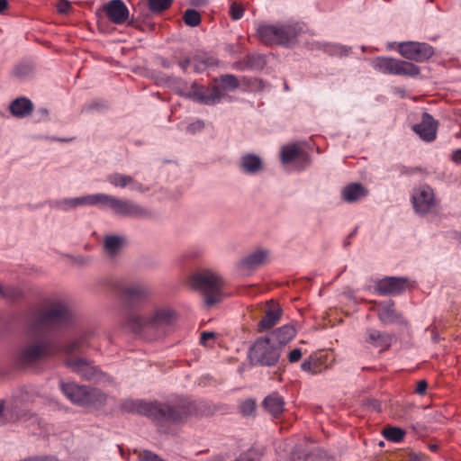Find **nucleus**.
I'll use <instances>...</instances> for the list:
<instances>
[{"instance_id": "680f3d73", "label": "nucleus", "mask_w": 461, "mask_h": 461, "mask_svg": "<svg viewBox=\"0 0 461 461\" xmlns=\"http://www.w3.org/2000/svg\"><path fill=\"white\" fill-rule=\"evenodd\" d=\"M408 461H424V456H419L417 454H412L410 456Z\"/></svg>"}, {"instance_id": "a19ab883", "label": "nucleus", "mask_w": 461, "mask_h": 461, "mask_svg": "<svg viewBox=\"0 0 461 461\" xmlns=\"http://www.w3.org/2000/svg\"><path fill=\"white\" fill-rule=\"evenodd\" d=\"M183 20L186 25L195 27L201 23V15L196 10L187 9L184 14Z\"/></svg>"}, {"instance_id": "473e14b6", "label": "nucleus", "mask_w": 461, "mask_h": 461, "mask_svg": "<svg viewBox=\"0 0 461 461\" xmlns=\"http://www.w3.org/2000/svg\"><path fill=\"white\" fill-rule=\"evenodd\" d=\"M52 206L56 209L68 212L74 210L77 207H84L83 196L79 197H70V198H63L58 201H55Z\"/></svg>"}, {"instance_id": "0eeeda50", "label": "nucleus", "mask_w": 461, "mask_h": 461, "mask_svg": "<svg viewBox=\"0 0 461 461\" xmlns=\"http://www.w3.org/2000/svg\"><path fill=\"white\" fill-rule=\"evenodd\" d=\"M193 285L204 296V303L211 307L221 300L223 279L221 276L210 269L196 273L192 278Z\"/></svg>"}, {"instance_id": "0e129e2a", "label": "nucleus", "mask_w": 461, "mask_h": 461, "mask_svg": "<svg viewBox=\"0 0 461 461\" xmlns=\"http://www.w3.org/2000/svg\"><path fill=\"white\" fill-rule=\"evenodd\" d=\"M323 43H324V42H319V41L312 42V43L311 44V47H310V48H311L312 50H323V48H322V44H323Z\"/></svg>"}, {"instance_id": "cd10ccee", "label": "nucleus", "mask_w": 461, "mask_h": 461, "mask_svg": "<svg viewBox=\"0 0 461 461\" xmlns=\"http://www.w3.org/2000/svg\"><path fill=\"white\" fill-rule=\"evenodd\" d=\"M265 410L273 417H277L285 410V400L277 393H272L263 401Z\"/></svg>"}, {"instance_id": "9b49d317", "label": "nucleus", "mask_w": 461, "mask_h": 461, "mask_svg": "<svg viewBox=\"0 0 461 461\" xmlns=\"http://www.w3.org/2000/svg\"><path fill=\"white\" fill-rule=\"evenodd\" d=\"M411 203L414 212L420 216L435 212L438 205L433 189L428 185H422L413 189Z\"/></svg>"}, {"instance_id": "13d9d810", "label": "nucleus", "mask_w": 461, "mask_h": 461, "mask_svg": "<svg viewBox=\"0 0 461 461\" xmlns=\"http://www.w3.org/2000/svg\"><path fill=\"white\" fill-rule=\"evenodd\" d=\"M193 63V59L185 58L184 59L178 62L179 67L183 69V71H186L188 67Z\"/></svg>"}, {"instance_id": "338daca9", "label": "nucleus", "mask_w": 461, "mask_h": 461, "mask_svg": "<svg viewBox=\"0 0 461 461\" xmlns=\"http://www.w3.org/2000/svg\"><path fill=\"white\" fill-rule=\"evenodd\" d=\"M97 106H98V104H95V103H93V104H86V105L84 106L83 111L84 112H89V111L93 110L94 108H95Z\"/></svg>"}, {"instance_id": "aec40b11", "label": "nucleus", "mask_w": 461, "mask_h": 461, "mask_svg": "<svg viewBox=\"0 0 461 461\" xmlns=\"http://www.w3.org/2000/svg\"><path fill=\"white\" fill-rule=\"evenodd\" d=\"M296 335L295 328L291 324L283 325L266 336L274 345L280 348L282 352L283 348L288 344Z\"/></svg>"}, {"instance_id": "f03ea898", "label": "nucleus", "mask_w": 461, "mask_h": 461, "mask_svg": "<svg viewBox=\"0 0 461 461\" xmlns=\"http://www.w3.org/2000/svg\"><path fill=\"white\" fill-rule=\"evenodd\" d=\"M176 311L167 305L149 304L140 312L129 313L122 324L128 330L140 333L145 330L164 331L176 321Z\"/></svg>"}, {"instance_id": "ea45409f", "label": "nucleus", "mask_w": 461, "mask_h": 461, "mask_svg": "<svg viewBox=\"0 0 461 461\" xmlns=\"http://www.w3.org/2000/svg\"><path fill=\"white\" fill-rule=\"evenodd\" d=\"M404 434L405 433L402 429L396 427H388L385 428L383 431L384 438L393 442L402 441Z\"/></svg>"}, {"instance_id": "052dcab7", "label": "nucleus", "mask_w": 461, "mask_h": 461, "mask_svg": "<svg viewBox=\"0 0 461 461\" xmlns=\"http://www.w3.org/2000/svg\"><path fill=\"white\" fill-rule=\"evenodd\" d=\"M33 461H58L53 456L32 457Z\"/></svg>"}, {"instance_id": "f704fd0d", "label": "nucleus", "mask_w": 461, "mask_h": 461, "mask_svg": "<svg viewBox=\"0 0 461 461\" xmlns=\"http://www.w3.org/2000/svg\"><path fill=\"white\" fill-rule=\"evenodd\" d=\"M217 64L218 59L212 56L198 54L193 58V65L196 72H202L207 68L216 66Z\"/></svg>"}, {"instance_id": "774afa93", "label": "nucleus", "mask_w": 461, "mask_h": 461, "mask_svg": "<svg viewBox=\"0 0 461 461\" xmlns=\"http://www.w3.org/2000/svg\"><path fill=\"white\" fill-rule=\"evenodd\" d=\"M207 0H191V4L197 6L204 5Z\"/></svg>"}, {"instance_id": "c9c22d12", "label": "nucleus", "mask_w": 461, "mask_h": 461, "mask_svg": "<svg viewBox=\"0 0 461 461\" xmlns=\"http://www.w3.org/2000/svg\"><path fill=\"white\" fill-rule=\"evenodd\" d=\"M323 51L328 53L330 56H339L344 57L348 56L350 53L351 49L349 47L338 44V43H330L324 42L322 44Z\"/></svg>"}, {"instance_id": "b1692460", "label": "nucleus", "mask_w": 461, "mask_h": 461, "mask_svg": "<svg viewBox=\"0 0 461 461\" xmlns=\"http://www.w3.org/2000/svg\"><path fill=\"white\" fill-rule=\"evenodd\" d=\"M34 109L32 102L27 97H18L9 104L11 114L16 118H26L32 114Z\"/></svg>"}, {"instance_id": "bf43d9fd", "label": "nucleus", "mask_w": 461, "mask_h": 461, "mask_svg": "<svg viewBox=\"0 0 461 461\" xmlns=\"http://www.w3.org/2000/svg\"><path fill=\"white\" fill-rule=\"evenodd\" d=\"M157 61L164 68H170L172 67V63L167 60L165 58L159 57L157 59Z\"/></svg>"}, {"instance_id": "bb28decb", "label": "nucleus", "mask_w": 461, "mask_h": 461, "mask_svg": "<svg viewBox=\"0 0 461 461\" xmlns=\"http://www.w3.org/2000/svg\"><path fill=\"white\" fill-rule=\"evenodd\" d=\"M366 341L375 348L387 349L392 343V335L386 332H381L375 329H367L366 331Z\"/></svg>"}, {"instance_id": "79ce46f5", "label": "nucleus", "mask_w": 461, "mask_h": 461, "mask_svg": "<svg viewBox=\"0 0 461 461\" xmlns=\"http://www.w3.org/2000/svg\"><path fill=\"white\" fill-rule=\"evenodd\" d=\"M245 67L252 69H260L265 65V59L260 55H249L244 60Z\"/></svg>"}, {"instance_id": "864d4df0", "label": "nucleus", "mask_w": 461, "mask_h": 461, "mask_svg": "<svg viewBox=\"0 0 461 461\" xmlns=\"http://www.w3.org/2000/svg\"><path fill=\"white\" fill-rule=\"evenodd\" d=\"M57 9L60 14H67L70 9V3L68 0H60L57 4Z\"/></svg>"}, {"instance_id": "58836bf2", "label": "nucleus", "mask_w": 461, "mask_h": 461, "mask_svg": "<svg viewBox=\"0 0 461 461\" xmlns=\"http://www.w3.org/2000/svg\"><path fill=\"white\" fill-rule=\"evenodd\" d=\"M301 368L304 372L316 375L321 370V364L318 358L311 356L310 357L303 360V362L301 364Z\"/></svg>"}, {"instance_id": "a211bd4d", "label": "nucleus", "mask_w": 461, "mask_h": 461, "mask_svg": "<svg viewBox=\"0 0 461 461\" xmlns=\"http://www.w3.org/2000/svg\"><path fill=\"white\" fill-rule=\"evenodd\" d=\"M59 386L65 396L72 402L81 406H87L88 386L78 385L75 383H60Z\"/></svg>"}, {"instance_id": "7c9ffc66", "label": "nucleus", "mask_w": 461, "mask_h": 461, "mask_svg": "<svg viewBox=\"0 0 461 461\" xmlns=\"http://www.w3.org/2000/svg\"><path fill=\"white\" fill-rule=\"evenodd\" d=\"M125 244V238L116 235H107L104 238V249L109 257L116 256Z\"/></svg>"}, {"instance_id": "6e6d98bb", "label": "nucleus", "mask_w": 461, "mask_h": 461, "mask_svg": "<svg viewBox=\"0 0 461 461\" xmlns=\"http://www.w3.org/2000/svg\"><path fill=\"white\" fill-rule=\"evenodd\" d=\"M294 167L298 171L304 170L311 164V157L309 156V162L306 164L303 159H296L294 161Z\"/></svg>"}, {"instance_id": "8fccbe9b", "label": "nucleus", "mask_w": 461, "mask_h": 461, "mask_svg": "<svg viewBox=\"0 0 461 461\" xmlns=\"http://www.w3.org/2000/svg\"><path fill=\"white\" fill-rule=\"evenodd\" d=\"M82 340H79V339H77V340H73V341H70L68 342L65 347H64V351L66 353H72L76 350H77L80 346L82 345Z\"/></svg>"}, {"instance_id": "37998d69", "label": "nucleus", "mask_w": 461, "mask_h": 461, "mask_svg": "<svg viewBox=\"0 0 461 461\" xmlns=\"http://www.w3.org/2000/svg\"><path fill=\"white\" fill-rule=\"evenodd\" d=\"M173 0H149L148 5L153 13H160L166 9H167Z\"/></svg>"}, {"instance_id": "39448f33", "label": "nucleus", "mask_w": 461, "mask_h": 461, "mask_svg": "<svg viewBox=\"0 0 461 461\" xmlns=\"http://www.w3.org/2000/svg\"><path fill=\"white\" fill-rule=\"evenodd\" d=\"M303 30L302 24L295 22L259 24L257 28V35L266 45L278 44L290 46L296 42Z\"/></svg>"}, {"instance_id": "2eb2a0df", "label": "nucleus", "mask_w": 461, "mask_h": 461, "mask_svg": "<svg viewBox=\"0 0 461 461\" xmlns=\"http://www.w3.org/2000/svg\"><path fill=\"white\" fill-rule=\"evenodd\" d=\"M438 126V122L429 113H423L420 122L411 128L422 140L431 142L437 137Z\"/></svg>"}, {"instance_id": "2f4dec72", "label": "nucleus", "mask_w": 461, "mask_h": 461, "mask_svg": "<svg viewBox=\"0 0 461 461\" xmlns=\"http://www.w3.org/2000/svg\"><path fill=\"white\" fill-rule=\"evenodd\" d=\"M291 461H329V458L324 450L314 449L310 453L295 451Z\"/></svg>"}, {"instance_id": "ddd939ff", "label": "nucleus", "mask_w": 461, "mask_h": 461, "mask_svg": "<svg viewBox=\"0 0 461 461\" xmlns=\"http://www.w3.org/2000/svg\"><path fill=\"white\" fill-rule=\"evenodd\" d=\"M400 54L410 60L424 62L434 54V49L428 43L419 41H405L399 44Z\"/></svg>"}, {"instance_id": "5fc2aeb1", "label": "nucleus", "mask_w": 461, "mask_h": 461, "mask_svg": "<svg viewBox=\"0 0 461 461\" xmlns=\"http://www.w3.org/2000/svg\"><path fill=\"white\" fill-rule=\"evenodd\" d=\"M428 388V384L425 380H420L417 383L415 393L419 395H424Z\"/></svg>"}, {"instance_id": "a18cd8bd", "label": "nucleus", "mask_w": 461, "mask_h": 461, "mask_svg": "<svg viewBox=\"0 0 461 461\" xmlns=\"http://www.w3.org/2000/svg\"><path fill=\"white\" fill-rule=\"evenodd\" d=\"M244 9L237 3H232L230 8V14L233 20H239L243 16Z\"/></svg>"}, {"instance_id": "e433bc0d", "label": "nucleus", "mask_w": 461, "mask_h": 461, "mask_svg": "<svg viewBox=\"0 0 461 461\" xmlns=\"http://www.w3.org/2000/svg\"><path fill=\"white\" fill-rule=\"evenodd\" d=\"M87 393V406H102L106 402V394L99 389L89 387V392Z\"/></svg>"}, {"instance_id": "4468645a", "label": "nucleus", "mask_w": 461, "mask_h": 461, "mask_svg": "<svg viewBox=\"0 0 461 461\" xmlns=\"http://www.w3.org/2000/svg\"><path fill=\"white\" fill-rule=\"evenodd\" d=\"M282 315L281 306L274 301H267L264 307V316L258 323V331L263 332L272 329L280 321Z\"/></svg>"}, {"instance_id": "423d86ee", "label": "nucleus", "mask_w": 461, "mask_h": 461, "mask_svg": "<svg viewBox=\"0 0 461 461\" xmlns=\"http://www.w3.org/2000/svg\"><path fill=\"white\" fill-rule=\"evenodd\" d=\"M152 419L158 422H181L195 411L193 402L183 397H176L166 402H154Z\"/></svg>"}, {"instance_id": "dca6fc26", "label": "nucleus", "mask_w": 461, "mask_h": 461, "mask_svg": "<svg viewBox=\"0 0 461 461\" xmlns=\"http://www.w3.org/2000/svg\"><path fill=\"white\" fill-rule=\"evenodd\" d=\"M106 180L114 187H129L131 191H136L140 194H144L149 190L148 186L144 185L131 176L122 173H112L107 176Z\"/></svg>"}, {"instance_id": "603ef678", "label": "nucleus", "mask_w": 461, "mask_h": 461, "mask_svg": "<svg viewBox=\"0 0 461 461\" xmlns=\"http://www.w3.org/2000/svg\"><path fill=\"white\" fill-rule=\"evenodd\" d=\"M36 122L47 121L49 118V110L45 107L39 108L35 113Z\"/></svg>"}, {"instance_id": "5701e85b", "label": "nucleus", "mask_w": 461, "mask_h": 461, "mask_svg": "<svg viewBox=\"0 0 461 461\" xmlns=\"http://www.w3.org/2000/svg\"><path fill=\"white\" fill-rule=\"evenodd\" d=\"M393 305L394 303L393 301L381 303L379 304L377 312L380 321L385 325L393 323L406 324L402 314L394 310Z\"/></svg>"}, {"instance_id": "f257e3e1", "label": "nucleus", "mask_w": 461, "mask_h": 461, "mask_svg": "<svg viewBox=\"0 0 461 461\" xmlns=\"http://www.w3.org/2000/svg\"><path fill=\"white\" fill-rule=\"evenodd\" d=\"M74 321L72 312L63 299H53L46 306L30 317L27 333L36 341L26 345L19 354L23 365L35 363L50 355V343L46 335L70 325Z\"/></svg>"}, {"instance_id": "de8ad7c7", "label": "nucleus", "mask_w": 461, "mask_h": 461, "mask_svg": "<svg viewBox=\"0 0 461 461\" xmlns=\"http://www.w3.org/2000/svg\"><path fill=\"white\" fill-rule=\"evenodd\" d=\"M139 461H164L158 455L151 451H144L139 458Z\"/></svg>"}, {"instance_id": "4d7b16f0", "label": "nucleus", "mask_w": 461, "mask_h": 461, "mask_svg": "<svg viewBox=\"0 0 461 461\" xmlns=\"http://www.w3.org/2000/svg\"><path fill=\"white\" fill-rule=\"evenodd\" d=\"M214 337H215V333L214 332L203 331L201 334L200 342H201V344L205 345L206 341L208 339H213Z\"/></svg>"}, {"instance_id": "7ed1b4c3", "label": "nucleus", "mask_w": 461, "mask_h": 461, "mask_svg": "<svg viewBox=\"0 0 461 461\" xmlns=\"http://www.w3.org/2000/svg\"><path fill=\"white\" fill-rule=\"evenodd\" d=\"M240 86L236 76L225 74L214 78V85L212 87L194 83L187 92H180V95L205 105H214L220 104L223 99H230L227 93L236 91Z\"/></svg>"}, {"instance_id": "3c124183", "label": "nucleus", "mask_w": 461, "mask_h": 461, "mask_svg": "<svg viewBox=\"0 0 461 461\" xmlns=\"http://www.w3.org/2000/svg\"><path fill=\"white\" fill-rule=\"evenodd\" d=\"M302 357V350L300 348H294L288 354V361L290 363H296Z\"/></svg>"}, {"instance_id": "a878e982", "label": "nucleus", "mask_w": 461, "mask_h": 461, "mask_svg": "<svg viewBox=\"0 0 461 461\" xmlns=\"http://www.w3.org/2000/svg\"><path fill=\"white\" fill-rule=\"evenodd\" d=\"M368 194L367 189L360 183H351L341 191L343 201L352 203L365 198Z\"/></svg>"}, {"instance_id": "c756f323", "label": "nucleus", "mask_w": 461, "mask_h": 461, "mask_svg": "<svg viewBox=\"0 0 461 461\" xmlns=\"http://www.w3.org/2000/svg\"><path fill=\"white\" fill-rule=\"evenodd\" d=\"M122 408L126 411L140 413L152 419L155 407L154 402L129 400L122 402Z\"/></svg>"}, {"instance_id": "4c0bfd02", "label": "nucleus", "mask_w": 461, "mask_h": 461, "mask_svg": "<svg viewBox=\"0 0 461 461\" xmlns=\"http://www.w3.org/2000/svg\"><path fill=\"white\" fill-rule=\"evenodd\" d=\"M22 290L14 285L0 284V298L14 300L21 296Z\"/></svg>"}, {"instance_id": "c03bdc74", "label": "nucleus", "mask_w": 461, "mask_h": 461, "mask_svg": "<svg viewBox=\"0 0 461 461\" xmlns=\"http://www.w3.org/2000/svg\"><path fill=\"white\" fill-rule=\"evenodd\" d=\"M259 454L256 450H249L248 452L241 454L234 461H259Z\"/></svg>"}, {"instance_id": "72a5a7b5", "label": "nucleus", "mask_w": 461, "mask_h": 461, "mask_svg": "<svg viewBox=\"0 0 461 461\" xmlns=\"http://www.w3.org/2000/svg\"><path fill=\"white\" fill-rule=\"evenodd\" d=\"M35 73V66L32 62L23 61L16 65L13 70L14 77L20 80L31 78Z\"/></svg>"}, {"instance_id": "09e8293b", "label": "nucleus", "mask_w": 461, "mask_h": 461, "mask_svg": "<svg viewBox=\"0 0 461 461\" xmlns=\"http://www.w3.org/2000/svg\"><path fill=\"white\" fill-rule=\"evenodd\" d=\"M204 128V123L203 121H196L194 122H192L190 123L187 127H186V131L192 134L197 132V131H201Z\"/></svg>"}, {"instance_id": "49530a36", "label": "nucleus", "mask_w": 461, "mask_h": 461, "mask_svg": "<svg viewBox=\"0 0 461 461\" xmlns=\"http://www.w3.org/2000/svg\"><path fill=\"white\" fill-rule=\"evenodd\" d=\"M255 410V402L251 400L243 402L240 405V411L244 415H250Z\"/></svg>"}, {"instance_id": "4be33fe9", "label": "nucleus", "mask_w": 461, "mask_h": 461, "mask_svg": "<svg viewBox=\"0 0 461 461\" xmlns=\"http://www.w3.org/2000/svg\"><path fill=\"white\" fill-rule=\"evenodd\" d=\"M261 158L253 153L243 154L239 160V169L246 175L254 176L263 170Z\"/></svg>"}, {"instance_id": "6e6552de", "label": "nucleus", "mask_w": 461, "mask_h": 461, "mask_svg": "<svg viewBox=\"0 0 461 461\" xmlns=\"http://www.w3.org/2000/svg\"><path fill=\"white\" fill-rule=\"evenodd\" d=\"M150 287L140 282L127 284L122 290V305L126 312L123 319L131 312H140L149 305V299L151 296Z\"/></svg>"}, {"instance_id": "e2e57ef3", "label": "nucleus", "mask_w": 461, "mask_h": 461, "mask_svg": "<svg viewBox=\"0 0 461 461\" xmlns=\"http://www.w3.org/2000/svg\"><path fill=\"white\" fill-rule=\"evenodd\" d=\"M453 159L457 163H461V149L456 150L453 153Z\"/></svg>"}, {"instance_id": "6ab92c4d", "label": "nucleus", "mask_w": 461, "mask_h": 461, "mask_svg": "<svg viewBox=\"0 0 461 461\" xmlns=\"http://www.w3.org/2000/svg\"><path fill=\"white\" fill-rule=\"evenodd\" d=\"M269 251L267 249L254 250L239 261L238 267L242 271L258 269L267 263Z\"/></svg>"}, {"instance_id": "412c9836", "label": "nucleus", "mask_w": 461, "mask_h": 461, "mask_svg": "<svg viewBox=\"0 0 461 461\" xmlns=\"http://www.w3.org/2000/svg\"><path fill=\"white\" fill-rule=\"evenodd\" d=\"M104 9L108 18L115 24L123 23L129 17V10L122 0H111Z\"/></svg>"}, {"instance_id": "393cba45", "label": "nucleus", "mask_w": 461, "mask_h": 461, "mask_svg": "<svg viewBox=\"0 0 461 461\" xmlns=\"http://www.w3.org/2000/svg\"><path fill=\"white\" fill-rule=\"evenodd\" d=\"M296 159H303L307 164L309 154L297 144H290L281 149V160L284 164L292 163Z\"/></svg>"}, {"instance_id": "1a4fd4ad", "label": "nucleus", "mask_w": 461, "mask_h": 461, "mask_svg": "<svg viewBox=\"0 0 461 461\" xmlns=\"http://www.w3.org/2000/svg\"><path fill=\"white\" fill-rule=\"evenodd\" d=\"M280 348L265 337L258 338L249 349V359L253 365L274 366L280 358Z\"/></svg>"}, {"instance_id": "69168bd1", "label": "nucleus", "mask_w": 461, "mask_h": 461, "mask_svg": "<svg viewBox=\"0 0 461 461\" xmlns=\"http://www.w3.org/2000/svg\"><path fill=\"white\" fill-rule=\"evenodd\" d=\"M8 7L7 0H0V13H3Z\"/></svg>"}, {"instance_id": "f3484780", "label": "nucleus", "mask_w": 461, "mask_h": 461, "mask_svg": "<svg viewBox=\"0 0 461 461\" xmlns=\"http://www.w3.org/2000/svg\"><path fill=\"white\" fill-rule=\"evenodd\" d=\"M407 278L389 276L377 282L375 290L380 295H397L406 287Z\"/></svg>"}, {"instance_id": "f8f14e48", "label": "nucleus", "mask_w": 461, "mask_h": 461, "mask_svg": "<svg viewBox=\"0 0 461 461\" xmlns=\"http://www.w3.org/2000/svg\"><path fill=\"white\" fill-rule=\"evenodd\" d=\"M66 366L83 379L101 384L111 382L109 376L102 373L96 366H93L85 358L70 357L67 359Z\"/></svg>"}, {"instance_id": "9d476101", "label": "nucleus", "mask_w": 461, "mask_h": 461, "mask_svg": "<svg viewBox=\"0 0 461 461\" xmlns=\"http://www.w3.org/2000/svg\"><path fill=\"white\" fill-rule=\"evenodd\" d=\"M371 66L384 74L410 77L420 74V68L413 63L392 58L378 57L371 61Z\"/></svg>"}, {"instance_id": "20e7f679", "label": "nucleus", "mask_w": 461, "mask_h": 461, "mask_svg": "<svg viewBox=\"0 0 461 461\" xmlns=\"http://www.w3.org/2000/svg\"><path fill=\"white\" fill-rule=\"evenodd\" d=\"M84 207L99 206L110 209L113 214L134 219H148L151 216L149 210L128 199H122L104 193L83 195Z\"/></svg>"}, {"instance_id": "c85d7f7f", "label": "nucleus", "mask_w": 461, "mask_h": 461, "mask_svg": "<svg viewBox=\"0 0 461 461\" xmlns=\"http://www.w3.org/2000/svg\"><path fill=\"white\" fill-rule=\"evenodd\" d=\"M27 414L14 406L5 407V402L0 400V425L15 422L23 420Z\"/></svg>"}]
</instances>
